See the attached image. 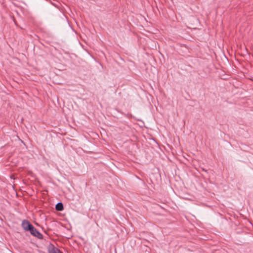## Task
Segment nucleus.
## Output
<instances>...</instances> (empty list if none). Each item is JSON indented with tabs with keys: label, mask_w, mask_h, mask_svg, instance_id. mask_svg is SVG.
I'll list each match as a JSON object with an SVG mask.
<instances>
[{
	"label": "nucleus",
	"mask_w": 253,
	"mask_h": 253,
	"mask_svg": "<svg viewBox=\"0 0 253 253\" xmlns=\"http://www.w3.org/2000/svg\"><path fill=\"white\" fill-rule=\"evenodd\" d=\"M21 226L23 229L26 231H30L34 226L28 220L26 219L22 221Z\"/></svg>",
	"instance_id": "obj_1"
},
{
	"label": "nucleus",
	"mask_w": 253,
	"mask_h": 253,
	"mask_svg": "<svg viewBox=\"0 0 253 253\" xmlns=\"http://www.w3.org/2000/svg\"><path fill=\"white\" fill-rule=\"evenodd\" d=\"M29 232L33 236H35L39 239H43L42 235L40 233L34 226L32 228Z\"/></svg>",
	"instance_id": "obj_2"
},
{
	"label": "nucleus",
	"mask_w": 253,
	"mask_h": 253,
	"mask_svg": "<svg viewBox=\"0 0 253 253\" xmlns=\"http://www.w3.org/2000/svg\"><path fill=\"white\" fill-rule=\"evenodd\" d=\"M49 253H62L58 249L51 245L48 249Z\"/></svg>",
	"instance_id": "obj_3"
},
{
	"label": "nucleus",
	"mask_w": 253,
	"mask_h": 253,
	"mask_svg": "<svg viewBox=\"0 0 253 253\" xmlns=\"http://www.w3.org/2000/svg\"><path fill=\"white\" fill-rule=\"evenodd\" d=\"M64 209L63 204L61 203H57L55 206V210L57 211H62Z\"/></svg>",
	"instance_id": "obj_4"
}]
</instances>
